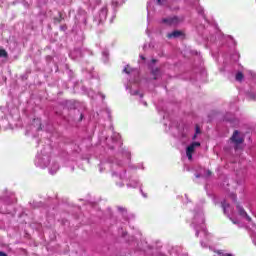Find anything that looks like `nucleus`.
<instances>
[{
  "label": "nucleus",
  "instance_id": "a878e982",
  "mask_svg": "<svg viewBox=\"0 0 256 256\" xmlns=\"http://www.w3.org/2000/svg\"><path fill=\"white\" fill-rule=\"evenodd\" d=\"M211 175V171H207V177H209Z\"/></svg>",
  "mask_w": 256,
  "mask_h": 256
},
{
  "label": "nucleus",
  "instance_id": "c85d7f7f",
  "mask_svg": "<svg viewBox=\"0 0 256 256\" xmlns=\"http://www.w3.org/2000/svg\"><path fill=\"white\" fill-rule=\"evenodd\" d=\"M143 105H144L145 107H147V102H143Z\"/></svg>",
  "mask_w": 256,
  "mask_h": 256
},
{
  "label": "nucleus",
  "instance_id": "c756f323",
  "mask_svg": "<svg viewBox=\"0 0 256 256\" xmlns=\"http://www.w3.org/2000/svg\"><path fill=\"white\" fill-rule=\"evenodd\" d=\"M142 60H145V58L143 56H140Z\"/></svg>",
  "mask_w": 256,
  "mask_h": 256
},
{
  "label": "nucleus",
  "instance_id": "20e7f679",
  "mask_svg": "<svg viewBox=\"0 0 256 256\" xmlns=\"http://www.w3.org/2000/svg\"><path fill=\"white\" fill-rule=\"evenodd\" d=\"M231 143H233L234 148L236 151H239V149H243V138L241 137V134L239 131H234L232 137L230 138Z\"/></svg>",
  "mask_w": 256,
  "mask_h": 256
},
{
  "label": "nucleus",
  "instance_id": "2eb2a0df",
  "mask_svg": "<svg viewBox=\"0 0 256 256\" xmlns=\"http://www.w3.org/2000/svg\"><path fill=\"white\" fill-rule=\"evenodd\" d=\"M0 57H3L4 59H7V57H9L6 49H0Z\"/></svg>",
  "mask_w": 256,
  "mask_h": 256
},
{
  "label": "nucleus",
  "instance_id": "9d476101",
  "mask_svg": "<svg viewBox=\"0 0 256 256\" xmlns=\"http://www.w3.org/2000/svg\"><path fill=\"white\" fill-rule=\"evenodd\" d=\"M179 37L185 38V33L181 30H174L173 32L167 34L168 39H179Z\"/></svg>",
  "mask_w": 256,
  "mask_h": 256
},
{
  "label": "nucleus",
  "instance_id": "0eeeda50",
  "mask_svg": "<svg viewBox=\"0 0 256 256\" xmlns=\"http://www.w3.org/2000/svg\"><path fill=\"white\" fill-rule=\"evenodd\" d=\"M162 23H165L166 25H169L170 27H172L175 25H179L181 23V19H179V17L177 16L164 18L162 19Z\"/></svg>",
  "mask_w": 256,
  "mask_h": 256
},
{
  "label": "nucleus",
  "instance_id": "a211bd4d",
  "mask_svg": "<svg viewBox=\"0 0 256 256\" xmlns=\"http://www.w3.org/2000/svg\"><path fill=\"white\" fill-rule=\"evenodd\" d=\"M218 255H219V256H234V255L231 254V253H225L223 250H219V251H218Z\"/></svg>",
  "mask_w": 256,
  "mask_h": 256
},
{
  "label": "nucleus",
  "instance_id": "7ed1b4c3",
  "mask_svg": "<svg viewBox=\"0 0 256 256\" xmlns=\"http://www.w3.org/2000/svg\"><path fill=\"white\" fill-rule=\"evenodd\" d=\"M121 165H123V164H120L119 161H116L112 165L109 162L101 163L100 164V173L103 172V169H107V168L111 167L112 171H114L113 175H116V177L119 176L122 181H125V172L123 174H121V171L119 170Z\"/></svg>",
  "mask_w": 256,
  "mask_h": 256
},
{
  "label": "nucleus",
  "instance_id": "5701e85b",
  "mask_svg": "<svg viewBox=\"0 0 256 256\" xmlns=\"http://www.w3.org/2000/svg\"><path fill=\"white\" fill-rule=\"evenodd\" d=\"M118 209H119V211H122V213H126L125 209H123L121 207H119Z\"/></svg>",
  "mask_w": 256,
  "mask_h": 256
},
{
  "label": "nucleus",
  "instance_id": "412c9836",
  "mask_svg": "<svg viewBox=\"0 0 256 256\" xmlns=\"http://www.w3.org/2000/svg\"><path fill=\"white\" fill-rule=\"evenodd\" d=\"M157 1V5H165V3H167V0H156Z\"/></svg>",
  "mask_w": 256,
  "mask_h": 256
},
{
  "label": "nucleus",
  "instance_id": "423d86ee",
  "mask_svg": "<svg viewBox=\"0 0 256 256\" xmlns=\"http://www.w3.org/2000/svg\"><path fill=\"white\" fill-rule=\"evenodd\" d=\"M197 147H201V143L193 142L186 148V156L189 159V161L193 159V153H195V149H197Z\"/></svg>",
  "mask_w": 256,
  "mask_h": 256
},
{
  "label": "nucleus",
  "instance_id": "aec40b11",
  "mask_svg": "<svg viewBox=\"0 0 256 256\" xmlns=\"http://www.w3.org/2000/svg\"><path fill=\"white\" fill-rule=\"evenodd\" d=\"M102 55L105 59H109V51H103Z\"/></svg>",
  "mask_w": 256,
  "mask_h": 256
},
{
  "label": "nucleus",
  "instance_id": "f03ea898",
  "mask_svg": "<svg viewBox=\"0 0 256 256\" xmlns=\"http://www.w3.org/2000/svg\"><path fill=\"white\" fill-rule=\"evenodd\" d=\"M34 163L40 169H47V167H49V163H51V155L43 150L41 153L37 154Z\"/></svg>",
  "mask_w": 256,
  "mask_h": 256
},
{
  "label": "nucleus",
  "instance_id": "473e14b6",
  "mask_svg": "<svg viewBox=\"0 0 256 256\" xmlns=\"http://www.w3.org/2000/svg\"><path fill=\"white\" fill-rule=\"evenodd\" d=\"M196 177H199V175H196Z\"/></svg>",
  "mask_w": 256,
  "mask_h": 256
},
{
  "label": "nucleus",
  "instance_id": "6e6552de",
  "mask_svg": "<svg viewBox=\"0 0 256 256\" xmlns=\"http://www.w3.org/2000/svg\"><path fill=\"white\" fill-rule=\"evenodd\" d=\"M48 169H49L50 175H55V173H57V171H59V169H61V166L59 165V163L57 161L50 160V163L48 164Z\"/></svg>",
  "mask_w": 256,
  "mask_h": 256
},
{
  "label": "nucleus",
  "instance_id": "4468645a",
  "mask_svg": "<svg viewBox=\"0 0 256 256\" xmlns=\"http://www.w3.org/2000/svg\"><path fill=\"white\" fill-rule=\"evenodd\" d=\"M127 187H132L135 189V187H139V182L137 180H129Z\"/></svg>",
  "mask_w": 256,
  "mask_h": 256
},
{
  "label": "nucleus",
  "instance_id": "f3484780",
  "mask_svg": "<svg viewBox=\"0 0 256 256\" xmlns=\"http://www.w3.org/2000/svg\"><path fill=\"white\" fill-rule=\"evenodd\" d=\"M63 21V14L59 13L58 18H54V23H61Z\"/></svg>",
  "mask_w": 256,
  "mask_h": 256
},
{
  "label": "nucleus",
  "instance_id": "f8f14e48",
  "mask_svg": "<svg viewBox=\"0 0 256 256\" xmlns=\"http://www.w3.org/2000/svg\"><path fill=\"white\" fill-rule=\"evenodd\" d=\"M134 87H135V84H133L132 86L126 87V89H129L130 95H139L140 99L143 98V94L139 93V91L137 90H133Z\"/></svg>",
  "mask_w": 256,
  "mask_h": 256
},
{
  "label": "nucleus",
  "instance_id": "1a4fd4ad",
  "mask_svg": "<svg viewBox=\"0 0 256 256\" xmlns=\"http://www.w3.org/2000/svg\"><path fill=\"white\" fill-rule=\"evenodd\" d=\"M236 209L238 211V215H240L242 219H245V221H248V223H251V217L247 215V212H245V209H243L241 205H237Z\"/></svg>",
  "mask_w": 256,
  "mask_h": 256
},
{
  "label": "nucleus",
  "instance_id": "7c9ffc66",
  "mask_svg": "<svg viewBox=\"0 0 256 256\" xmlns=\"http://www.w3.org/2000/svg\"><path fill=\"white\" fill-rule=\"evenodd\" d=\"M197 137V135H194L193 139H195Z\"/></svg>",
  "mask_w": 256,
  "mask_h": 256
},
{
  "label": "nucleus",
  "instance_id": "cd10ccee",
  "mask_svg": "<svg viewBox=\"0 0 256 256\" xmlns=\"http://www.w3.org/2000/svg\"><path fill=\"white\" fill-rule=\"evenodd\" d=\"M117 185H119V187H123V183H117Z\"/></svg>",
  "mask_w": 256,
  "mask_h": 256
},
{
  "label": "nucleus",
  "instance_id": "2f4dec72",
  "mask_svg": "<svg viewBox=\"0 0 256 256\" xmlns=\"http://www.w3.org/2000/svg\"><path fill=\"white\" fill-rule=\"evenodd\" d=\"M102 11H105V8H102Z\"/></svg>",
  "mask_w": 256,
  "mask_h": 256
},
{
  "label": "nucleus",
  "instance_id": "39448f33",
  "mask_svg": "<svg viewBox=\"0 0 256 256\" xmlns=\"http://www.w3.org/2000/svg\"><path fill=\"white\" fill-rule=\"evenodd\" d=\"M222 209L225 215H227V217L232 220V223H234V225H239V220H235L233 219V217H231V215H233V208L231 207V205L224 201L222 202Z\"/></svg>",
  "mask_w": 256,
  "mask_h": 256
},
{
  "label": "nucleus",
  "instance_id": "bb28decb",
  "mask_svg": "<svg viewBox=\"0 0 256 256\" xmlns=\"http://www.w3.org/2000/svg\"><path fill=\"white\" fill-rule=\"evenodd\" d=\"M152 63H157V60L156 59H152Z\"/></svg>",
  "mask_w": 256,
  "mask_h": 256
},
{
  "label": "nucleus",
  "instance_id": "6ab92c4d",
  "mask_svg": "<svg viewBox=\"0 0 256 256\" xmlns=\"http://www.w3.org/2000/svg\"><path fill=\"white\" fill-rule=\"evenodd\" d=\"M113 141H119V139H121V136L117 133H115L112 137Z\"/></svg>",
  "mask_w": 256,
  "mask_h": 256
},
{
  "label": "nucleus",
  "instance_id": "dca6fc26",
  "mask_svg": "<svg viewBox=\"0 0 256 256\" xmlns=\"http://www.w3.org/2000/svg\"><path fill=\"white\" fill-rule=\"evenodd\" d=\"M243 78H244L243 73H241V72L236 73V76H235L236 81L241 82V81H243Z\"/></svg>",
  "mask_w": 256,
  "mask_h": 256
},
{
  "label": "nucleus",
  "instance_id": "393cba45",
  "mask_svg": "<svg viewBox=\"0 0 256 256\" xmlns=\"http://www.w3.org/2000/svg\"><path fill=\"white\" fill-rule=\"evenodd\" d=\"M0 256H7L5 252H0Z\"/></svg>",
  "mask_w": 256,
  "mask_h": 256
},
{
  "label": "nucleus",
  "instance_id": "ddd939ff",
  "mask_svg": "<svg viewBox=\"0 0 256 256\" xmlns=\"http://www.w3.org/2000/svg\"><path fill=\"white\" fill-rule=\"evenodd\" d=\"M32 125L36 129V131H40V129H41V119H39V118L34 119Z\"/></svg>",
  "mask_w": 256,
  "mask_h": 256
},
{
  "label": "nucleus",
  "instance_id": "9b49d317",
  "mask_svg": "<svg viewBox=\"0 0 256 256\" xmlns=\"http://www.w3.org/2000/svg\"><path fill=\"white\" fill-rule=\"evenodd\" d=\"M123 72L126 73L127 75H137L139 73V71L131 68L130 65L125 66V68L123 69Z\"/></svg>",
  "mask_w": 256,
  "mask_h": 256
},
{
  "label": "nucleus",
  "instance_id": "b1692460",
  "mask_svg": "<svg viewBox=\"0 0 256 256\" xmlns=\"http://www.w3.org/2000/svg\"><path fill=\"white\" fill-rule=\"evenodd\" d=\"M201 133V131L199 130V127H196V134Z\"/></svg>",
  "mask_w": 256,
  "mask_h": 256
},
{
  "label": "nucleus",
  "instance_id": "4be33fe9",
  "mask_svg": "<svg viewBox=\"0 0 256 256\" xmlns=\"http://www.w3.org/2000/svg\"><path fill=\"white\" fill-rule=\"evenodd\" d=\"M231 197H232V200H234V201H235V199H237V196H235V194H232Z\"/></svg>",
  "mask_w": 256,
  "mask_h": 256
},
{
  "label": "nucleus",
  "instance_id": "f257e3e1",
  "mask_svg": "<svg viewBox=\"0 0 256 256\" xmlns=\"http://www.w3.org/2000/svg\"><path fill=\"white\" fill-rule=\"evenodd\" d=\"M192 225L196 230V237H199V233L205 237V240H201L200 242L201 246L207 247V243H211L213 235L209 234V232H207L205 229V215L203 214V210H201V208H196L193 211Z\"/></svg>",
  "mask_w": 256,
  "mask_h": 256
}]
</instances>
